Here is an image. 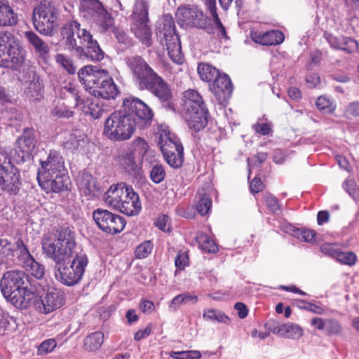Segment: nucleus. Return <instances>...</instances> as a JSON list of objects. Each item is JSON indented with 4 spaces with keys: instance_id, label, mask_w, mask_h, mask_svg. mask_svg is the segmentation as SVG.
<instances>
[{
    "instance_id": "obj_4",
    "label": "nucleus",
    "mask_w": 359,
    "mask_h": 359,
    "mask_svg": "<svg viewBox=\"0 0 359 359\" xmlns=\"http://www.w3.org/2000/svg\"><path fill=\"white\" fill-rule=\"evenodd\" d=\"M78 76L86 90L95 97L109 100L114 98L118 93L108 72L97 66L83 67L79 69Z\"/></svg>"
},
{
    "instance_id": "obj_12",
    "label": "nucleus",
    "mask_w": 359,
    "mask_h": 359,
    "mask_svg": "<svg viewBox=\"0 0 359 359\" xmlns=\"http://www.w3.org/2000/svg\"><path fill=\"white\" fill-rule=\"evenodd\" d=\"M158 145L163 157H183L184 148L180 140L172 137L166 128L158 130L157 133Z\"/></svg>"
},
{
    "instance_id": "obj_59",
    "label": "nucleus",
    "mask_w": 359,
    "mask_h": 359,
    "mask_svg": "<svg viewBox=\"0 0 359 359\" xmlns=\"http://www.w3.org/2000/svg\"><path fill=\"white\" fill-rule=\"evenodd\" d=\"M264 201L267 208L273 212H276L280 210L278 201L276 197L271 194H266Z\"/></svg>"
},
{
    "instance_id": "obj_16",
    "label": "nucleus",
    "mask_w": 359,
    "mask_h": 359,
    "mask_svg": "<svg viewBox=\"0 0 359 359\" xmlns=\"http://www.w3.org/2000/svg\"><path fill=\"white\" fill-rule=\"evenodd\" d=\"M35 135L33 128H25L22 134L17 139L14 148V156L17 157H30L34 156L35 147ZM13 156V154H11Z\"/></svg>"
},
{
    "instance_id": "obj_14",
    "label": "nucleus",
    "mask_w": 359,
    "mask_h": 359,
    "mask_svg": "<svg viewBox=\"0 0 359 359\" xmlns=\"http://www.w3.org/2000/svg\"><path fill=\"white\" fill-rule=\"evenodd\" d=\"M65 303V292L57 288H48L41 297L36 309L42 313L48 314L62 306Z\"/></svg>"
},
{
    "instance_id": "obj_56",
    "label": "nucleus",
    "mask_w": 359,
    "mask_h": 359,
    "mask_svg": "<svg viewBox=\"0 0 359 359\" xmlns=\"http://www.w3.org/2000/svg\"><path fill=\"white\" fill-rule=\"evenodd\" d=\"M316 105L319 110L325 111H332L334 109L332 101L325 96L319 97Z\"/></svg>"
},
{
    "instance_id": "obj_45",
    "label": "nucleus",
    "mask_w": 359,
    "mask_h": 359,
    "mask_svg": "<svg viewBox=\"0 0 359 359\" xmlns=\"http://www.w3.org/2000/svg\"><path fill=\"white\" fill-rule=\"evenodd\" d=\"M83 111L95 119L100 118L105 112L104 109L94 101H90L87 105H84Z\"/></svg>"
},
{
    "instance_id": "obj_22",
    "label": "nucleus",
    "mask_w": 359,
    "mask_h": 359,
    "mask_svg": "<svg viewBox=\"0 0 359 359\" xmlns=\"http://www.w3.org/2000/svg\"><path fill=\"white\" fill-rule=\"evenodd\" d=\"M183 113L189 127L196 132L203 129L208 124V111L206 107Z\"/></svg>"
},
{
    "instance_id": "obj_58",
    "label": "nucleus",
    "mask_w": 359,
    "mask_h": 359,
    "mask_svg": "<svg viewBox=\"0 0 359 359\" xmlns=\"http://www.w3.org/2000/svg\"><path fill=\"white\" fill-rule=\"evenodd\" d=\"M15 39V36L11 32H0V47L8 49Z\"/></svg>"
},
{
    "instance_id": "obj_27",
    "label": "nucleus",
    "mask_w": 359,
    "mask_h": 359,
    "mask_svg": "<svg viewBox=\"0 0 359 359\" xmlns=\"http://www.w3.org/2000/svg\"><path fill=\"white\" fill-rule=\"evenodd\" d=\"M202 96L194 89H188L183 93V112L205 108Z\"/></svg>"
},
{
    "instance_id": "obj_44",
    "label": "nucleus",
    "mask_w": 359,
    "mask_h": 359,
    "mask_svg": "<svg viewBox=\"0 0 359 359\" xmlns=\"http://www.w3.org/2000/svg\"><path fill=\"white\" fill-rule=\"evenodd\" d=\"M133 155L138 157L151 156L152 154L149 150V146L146 141L142 138H137L133 142Z\"/></svg>"
},
{
    "instance_id": "obj_24",
    "label": "nucleus",
    "mask_w": 359,
    "mask_h": 359,
    "mask_svg": "<svg viewBox=\"0 0 359 359\" xmlns=\"http://www.w3.org/2000/svg\"><path fill=\"white\" fill-rule=\"evenodd\" d=\"M125 189L124 184H118L116 186H111L104 194L105 203L112 208L121 212L122 204L125 205Z\"/></svg>"
},
{
    "instance_id": "obj_60",
    "label": "nucleus",
    "mask_w": 359,
    "mask_h": 359,
    "mask_svg": "<svg viewBox=\"0 0 359 359\" xmlns=\"http://www.w3.org/2000/svg\"><path fill=\"white\" fill-rule=\"evenodd\" d=\"M53 114L57 117L69 118L74 115V111L63 104L57 106L53 111Z\"/></svg>"
},
{
    "instance_id": "obj_23",
    "label": "nucleus",
    "mask_w": 359,
    "mask_h": 359,
    "mask_svg": "<svg viewBox=\"0 0 359 359\" xmlns=\"http://www.w3.org/2000/svg\"><path fill=\"white\" fill-rule=\"evenodd\" d=\"M325 36L332 48L341 50L347 53H352L359 49L358 43L352 38L334 36L327 33L325 34Z\"/></svg>"
},
{
    "instance_id": "obj_17",
    "label": "nucleus",
    "mask_w": 359,
    "mask_h": 359,
    "mask_svg": "<svg viewBox=\"0 0 359 359\" xmlns=\"http://www.w3.org/2000/svg\"><path fill=\"white\" fill-rule=\"evenodd\" d=\"M140 90L150 91L161 102H168L172 98V92L169 85L157 73Z\"/></svg>"
},
{
    "instance_id": "obj_31",
    "label": "nucleus",
    "mask_w": 359,
    "mask_h": 359,
    "mask_svg": "<svg viewBox=\"0 0 359 359\" xmlns=\"http://www.w3.org/2000/svg\"><path fill=\"white\" fill-rule=\"evenodd\" d=\"M18 17L6 0H0V27L17 24Z\"/></svg>"
},
{
    "instance_id": "obj_18",
    "label": "nucleus",
    "mask_w": 359,
    "mask_h": 359,
    "mask_svg": "<svg viewBox=\"0 0 359 359\" xmlns=\"http://www.w3.org/2000/svg\"><path fill=\"white\" fill-rule=\"evenodd\" d=\"M41 169L39 170L37 175L39 183L67 172L63 158H47L46 161H41Z\"/></svg>"
},
{
    "instance_id": "obj_6",
    "label": "nucleus",
    "mask_w": 359,
    "mask_h": 359,
    "mask_svg": "<svg viewBox=\"0 0 359 359\" xmlns=\"http://www.w3.org/2000/svg\"><path fill=\"white\" fill-rule=\"evenodd\" d=\"M156 36L162 46L166 47L170 59L177 64H181L184 57L182 53L179 36L176 34L175 27L171 15H165L158 22Z\"/></svg>"
},
{
    "instance_id": "obj_2",
    "label": "nucleus",
    "mask_w": 359,
    "mask_h": 359,
    "mask_svg": "<svg viewBox=\"0 0 359 359\" xmlns=\"http://www.w3.org/2000/svg\"><path fill=\"white\" fill-rule=\"evenodd\" d=\"M65 45L70 50H74L80 59L90 61H101L104 56L99 43L92 34L74 20L66 22L61 29Z\"/></svg>"
},
{
    "instance_id": "obj_15",
    "label": "nucleus",
    "mask_w": 359,
    "mask_h": 359,
    "mask_svg": "<svg viewBox=\"0 0 359 359\" xmlns=\"http://www.w3.org/2000/svg\"><path fill=\"white\" fill-rule=\"evenodd\" d=\"M25 57L26 50L20 44L19 39L16 37L8 48L0 67L18 69L25 63Z\"/></svg>"
},
{
    "instance_id": "obj_47",
    "label": "nucleus",
    "mask_w": 359,
    "mask_h": 359,
    "mask_svg": "<svg viewBox=\"0 0 359 359\" xmlns=\"http://www.w3.org/2000/svg\"><path fill=\"white\" fill-rule=\"evenodd\" d=\"M203 318L208 320H215L219 323H228L230 321L229 318L220 311L215 309L205 310L203 315Z\"/></svg>"
},
{
    "instance_id": "obj_39",
    "label": "nucleus",
    "mask_w": 359,
    "mask_h": 359,
    "mask_svg": "<svg viewBox=\"0 0 359 359\" xmlns=\"http://www.w3.org/2000/svg\"><path fill=\"white\" fill-rule=\"evenodd\" d=\"M25 271L37 279H41L44 276V266L38 262L34 257L21 266Z\"/></svg>"
},
{
    "instance_id": "obj_50",
    "label": "nucleus",
    "mask_w": 359,
    "mask_h": 359,
    "mask_svg": "<svg viewBox=\"0 0 359 359\" xmlns=\"http://www.w3.org/2000/svg\"><path fill=\"white\" fill-rule=\"evenodd\" d=\"M334 258L343 264L352 266L355 264L357 257L353 252L339 250L338 253L334 254Z\"/></svg>"
},
{
    "instance_id": "obj_37",
    "label": "nucleus",
    "mask_w": 359,
    "mask_h": 359,
    "mask_svg": "<svg viewBox=\"0 0 359 359\" xmlns=\"http://www.w3.org/2000/svg\"><path fill=\"white\" fill-rule=\"evenodd\" d=\"M103 339L104 334L101 332L91 333L84 339L83 348L88 351H94L101 346Z\"/></svg>"
},
{
    "instance_id": "obj_7",
    "label": "nucleus",
    "mask_w": 359,
    "mask_h": 359,
    "mask_svg": "<svg viewBox=\"0 0 359 359\" xmlns=\"http://www.w3.org/2000/svg\"><path fill=\"white\" fill-rule=\"evenodd\" d=\"M88 259L87 255L77 253L70 261L55 267V277L57 280L67 286H72L79 283L83 276Z\"/></svg>"
},
{
    "instance_id": "obj_8",
    "label": "nucleus",
    "mask_w": 359,
    "mask_h": 359,
    "mask_svg": "<svg viewBox=\"0 0 359 359\" xmlns=\"http://www.w3.org/2000/svg\"><path fill=\"white\" fill-rule=\"evenodd\" d=\"M55 9L48 1L40 2L33 11L34 28L41 34L52 36L56 26Z\"/></svg>"
},
{
    "instance_id": "obj_32",
    "label": "nucleus",
    "mask_w": 359,
    "mask_h": 359,
    "mask_svg": "<svg viewBox=\"0 0 359 359\" xmlns=\"http://www.w3.org/2000/svg\"><path fill=\"white\" fill-rule=\"evenodd\" d=\"M126 170L133 175L138 182L146 180L142 170V160L136 161L135 158H123Z\"/></svg>"
},
{
    "instance_id": "obj_54",
    "label": "nucleus",
    "mask_w": 359,
    "mask_h": 359,
    "mask_svg": "<svg viewBox=\"0 0 359 359\" xmlns=\"http://www.w3.org/2000/svg\"><path fill=\"white\" fill-rule=\"evenodd\" d=\"M152 249L153 245L151 241H147L143 242L142 243L140 244L135 250L136 257L137 258H145L149 254H151Z\"/></svg>"
},
{
    "instance_id": "obj_63",
    "label": "nucleus",
    "mask_w": 359,
    "mask_h": 359,
    "mask_svg": "<svg viewBox=\"0 0 359 359\" xmlns=\"http://www.w3.org/2000/svg\"><path fill=\"white\" fill-rule=\"evenodd\" d=\"M297 236L302 241L305 242H311L314 239L316 233L313 230L311 229H298Z\"/></svg>"
},
{
    "instance_id": "obj_19",
    "label": "nucleus",
    "mask_w": 359,
    "mask_h": 359,
    "mask_svg": "<svg viewBox=\"0 0 359 359\" xmlns=\"http://www.w3.org/2000/svg\"><path fill=\"white\" fill-rule=\"evenodd\" d=\"M210 89L219 103L224 104L231 95L233 85L227 74H220L214 81Z\"/></svg>"
},
{
    "instance_id": "obj_20",
    "label": "nucleus",
    "mask_w": 359,
    "mask_h": 359,
    "mask_svg": "<svg viewBox=\"0 0 359 359\" xmlns=\"http://www.w3.org/2000/svg\"><path fill=\"white\" fill-rule=\"evenodd\" d=\"M39 184L47 193H60L70 189L72 183L67 175V172H65V173L58 174L55 177L43 180Z\"/></svg>"
},
{
    "instance_id": "obj_52",
    "label": "nucleus",
    "mask_w": 359,
    "mask_h": 359,
    "mask_svg": "<svg viewBox=\"0 0 359 359\" xmlns=\"http://www.w3.org/2000/svg\"><path fill=\"white\" fill-rule=\"evenodd\" d=\"M170 356L174 359H198L201 354L198 351H171Z\"/></svg>"
},
{
    "instance_id": "obj_35",
    "label": "nucleus",
    "mask_w": 359,
    "mask_h": 359,
    "mask_svg": "<svg viewBox=\"0 0 359 359\" xmlns=\"http://www.w3.org/2000/svg\"><path fill=\"white\" fill-rule=\"evenodd\" d=\"M302 335L303 330L299 325L292 323L281 324V337L299 339L302 337Z\"/></svg>"
},
{
    "instance_id": "obj_10",
    "label": "nucleus",
    "mask_w": 359,
    "mask_h": 359,
    "mask_svg": "<svg viewBox=\"0 0 359 359\" xmlns=\"http://www.w3.org/2000/svg\"><path fill=\"white\" fill-rule=\"evenodd\" d=\"M124 61L134 83L140 89L156 73L140 55L127 56Z\"/></svg>"
},
{
    "instance_id": "obj_11",
    "label": "nucleus",
    "mask_w": 359,
    "mask_h": 359,
    "mask_svg": "<svg viewBox=\"0 0 359 359\" xmlns=\"http://www.w3.org/2000/svg\"><path fill=\"white\" fill-rule=\"evenodd\" d=\"M8 162L0 163V187L10 194H17L20 189V175L8 158Z\"/></svg>"
},
{
    "instance_id": "obj_25",
    "label": "nucleus",
    "mask_w": 359,
    "mask_h": 359,
    "mask_svg": "<svg viewBox=\"0 0 359 359\" xmlns=\"http://www.w3.org/2000/svg\"><path fill=\"white\" fill-rule=\"evenodd\" d=\"M251 39L264 46H274L280 44L284 41V34L278 30H271L264 33L251 32Z\"/></svg>"
},
{
    "instance_id": "obj_61",
    "label": "nucleus",
    "mask_w": 359,
    "mask_h": 359,
    "mask_svg": "<svg viewBox=\"0 0 359 359\" xmlns=\"http://www.w3.org/2000/svg\"><path fill=\"white\" fill-rule=\"evenodd\" d=\"M57 343L55 339H49L43 341L39 346L38 351L41 353H48L54 350Z\"/></svg>"
},
{
    "instance_id": "obj_40",
    "label": "nucleus",
    "mask_w": 359,
    "mask_h": 359,
    "mask_svg": "<svg viewBox=\"0 0 359 359\" xmlns=\"http://www.w3.org/2000/svg\"><path fill=\"white\" fill-rule=\"evenodd\" d=\"M293 305L302 310H305L315 314L323 315L325 313V309L320 302L315 304L303 299H295Z\"/></svg>"
},
{
    "instance_id": "obj_64",
    "label": "nucleus",
    "mask_w": 359,
    "mask_h": 359,
    "mask_svg": "<svg viewBox=\"0 0 359 359\" xmlns=\"http://www.w3.org/2000/svg\"><path fill=\"white\" fill-rule=\"evenodd\" d=\"M252 128L256 133L263 135H268L271 131V126L269 123H257L252 126Z\"/></svg>"
},
{
    "instance_id": "obj_62",
    "label": "nucleus",
    "mask_w": 359,
    "mask_h": 359,
    "mask_svg": "<svg viewBox=\"0 0 359 359\" xmlns=\"http://www.w3.org/2000/svg\"><path fill=\"white\" fill-rule=\"evenodd\" d=\"M345 116L351 119L359 116V102L350 103L346 108Z\"/></svg>"
},
{
    "instance_id": "obj_36",
    "label": "nucleus",
    "mask_w": 359,
    "mask_h": 359,
    "mask_svg": "<svg viewBox=\"0 0 359 359\" xmlns=\"http://www.w3.org/2000/svg\"><path fill=\"white\" fill-rule=\"evenodd\" d=\"M205 4L208 11H210V13L212 18L213 24L215 27V29L222 36L226 37V32L225 30V27L222 25L217 13L216 0H205Z\"/></svg>"
},
{
    "instance_id": "obj_28",
    "label": "nucleus",
    "mask_w": 359,
    "mask_h": 359,
    "mask_svg": "<svg viewBox=\"0 0 359 359\" xmlns=\"http://www.w3.org/2000/svg\"><path fill=\"white\" fill-rule=\"evenodd\" d=\"M91 21L101 33H106L114 27V18L104 7L94 15Z\"/></svg>"
},
{
    "instance_id": "obj_3",
    "label": "nucleus",
    "mask_w": 359,
    "mask_h": 359,
    "mask_svg": "<svg viewBox=\"0 0 359 359\" xmlns=\"http://www.w3.org/2000/svg\"><path fill=\"white\" fill-rule=\"evenodd\" d=\"M28 276L19 270L8 271L4 273L0 281L3 296L15 307L26 309L30 306V300L34 292L28 287Z\"/></svg>"
},
{
    "instance_id": "obj_5",
    "label": "nucleus",
    "mask_w": 359,
    "mask_h": 359,
    "mask_svg": "<svg viewBox=\"0 0 359 359\" xmlns=\"http://www.w3.org/2000/svg\"><path fill=\"white\" fill-rule=\"evenodd\" d=\"M75 246L74 232L69 227L62 228L55 236L45 235L41 240L43 255L52 259L55 266L73 257Z\"/></svg>"
},
{
    "instance_id": "obj_33",
    "label": "nucleus",
    "mask_w": 359,
    "mask_h": 359,
    "mask_svg": "<svg viewBox=\"0 0 359 359\" xmlns=\"http://www.w3.org/2000/svg\"><path fill=\"white\" fill-rule=\"evenodd\" d=\"M13 244L6 238H0V265H10L13 262L14 248Z\"/></svg>"
},
{
    "instance_id": "obj_55",
    "label": "nucleus",
    "mask_w": 359,
    "mask_h": 359,
    "mask_svg": "<svg viewBox=\"0 0 359 359\" xmlns=\"http://www.w3.org/2000/svg\"><path fill=\"white\" fill-rule=\"evenodd\" d=\"M110 31L114 33V36L119 43L125 46L130 45V39L123 29L114 26Z\"/></svg>"
},
{
    "instance_id": "obj_21",
    "label": "nucleus",
    "mask_w": 359,
    "mask_h": 359,
    "mask_svg": "<svg viewBox=\"0 0 359 359\" xmlns=\"http://www.w3.org/2000/svg\"><path fill=\"white\" fill-rule=\"evenodd\" d=\"M125 189V205L122 204V210L121 212L128 215L133 216L137 215L142 210V204L140 201V197L133 189L124 184Z\"/></svg>"
},
{
    "instance_id": "obj_53",
    "label": "nucleus",
    "mask_w": 359,
    "mask_h": 359,
    "mask_svg": "<svg viewBox=\"0 0 359 359\" xmlns=\"http://www.w3.org/2000/svg\"><path fill=\"white\" fill-rule=\"evenodd\" d=\"M43 85L42 81L38 78L37 79H34L29 86L28 90L29 92L32 93L31 96L35 99H39V96L41 95L43 92Z\"/></svg>"
},
{
    "instance_id": "obj_46",
    "label": "nucleus",
    "mask_w": 359,
    "mask_h": 359,
    "mask_svg": "<svg viewBox=\"0 0 359 359\" xmlns=\"http://www.w3.org/2000/svg\"><path fill=\"white\" fill-rule=\"evenodd\" d=\"M198 244L201 248L210 253L217 252L218 248L215 241L206 234H201L198 236Z\"/></svg>"
},
{
    "instance_id": "obj_43",
    "label": "nucleus",
    "mask_w": 359,
    "mask_h": 359,
    "mask_svg": "<svg viewBox=\"0 0 359 359\" xmlns=\"http://www.w3.org/2000/svg\"><path fill=\"white\" fill-rule=\"evenodd\" d=\"M134 21L149 20L148 5L145 0H136L133 9Z\"/></svg>"
},
{
    "instance_id": "obj_51",
    "label": "nucleus",
    "mask_w": 359,
    "mask_h": 359,
    "mask_svg": "<svg viewBox=\"0 0 359 359\" xmlns=\"http://www.w3.org/2000/svg\"><path fill=\"white\" fill-rule=\"evenodd\" d=\"M341 329V325L338 320L333 318L326 319L325 332L327 335L339 334Z\"/></svg>"
},
{
    "instance_id": "obj_49",
    "label": "nucleus",
    "mask_w": 359,
    "mask_h": 359,
    "mask_svg": "<svg viewBox=\"0 0 359 359\" xmlns=\"http://www.w3.org/2000/svg\"><path fill=\"white\" fill-rule=\"evenodd\" d=\"M166 176L165 170L162 165L156 164L153 166L149 172L151 180L155 184L162 182Z\"/></svg>"
},
{
    "instance_id": "obj_48",
    "label": "nucleus",
    "mask_w": 359,
    "mask_h": 359,
    "mask_svg": "<svg viewBox=\"0 0 359 359\" xmlns=\"http://www.w3.org/2000/svg\"><path fill=\"white\" fill-rule=\"evenodd\" d=\"M56 62L62 67L69 74H74L76 72V67L73 64V61L68 56L62 53H58L55 55Z\"/></svg>"
},
{
    "instance_id": "obj_34",
    "label": "nucleus",
    "mask_w": 359,
    "mask_h": 359,
    "mask_svg": "<svg viewBox=\"0 0 359 359\" xmlns=\"http://www.w3.org/2000/svg\"><path fill=\"white\" fill-rule=\"evenodd\" d=\"M14 256H16V259L18 264L22 266L24 263L31 259L33 256L31 255L28 247L25 244L21 238H18L14 245Z\"/></svg>"
},
{
    "instance_id": "obj_29",
    "label": "nucleus",
    "mask_w": 359,
    "mask_h": 359,
    "mask_svg": "<svg viewBox=\"0 0 359 359\" xmlns=\"http://www.w3.org/2000/svg\"><path fill=\"white\" fill-rule=\"evenodd\" d=\"M76 184L80 191L86 196L95 195L97 191L94 178L90 172L85 170L79 172Z\"/></svg>"
},
{
    "instance_id": "obj_9",
    "label": "nucleus",
    "mask_w": 359,
    "mask_h": 359,
    "mask_svg": "<svg viewBox=\"0 0 359 359\" xmlns=\"http://www.w3.org/2000/svg\"><path fill=\"white\" fill-rule=\"evenodd\" d=\"M93 218L102 231L110 235L121 233L126 224L124 217L102 208L95 210Z\"/></svg>"
},
{
    "instance_id": "obj_42",
    "label": "nucleus",
    "mask_w": 359,
    "mask_h": 359,
    "mask_svg": "<svg viewBox=\"0 0 359 359\" xmlns=\"http://www.w3.org/2000/svg\"><path fill=\"white\" fill-rule=\"evenodd\" d=\"M197 203L196 205L198 212L201 216L206 215L210 210L212 207V200L210 196L206 193H198L196 195Z\"/></svg>"
},
{
    "instance_id": "obj_30",
    "label": "nucleus",
    "mask_w": 359,
    "mask_h": 359,
    "mask_svg": "<svg viewBox=\"0 0 359 359\" xmlns=\"http://www.w3.org/2000/svg\"><path fill=\"white\" fill-rule=\"evenodd\" d=\"M149 20L133 21L132 30L137 38L147 46L151 43V32L147 25Z\"/></svg>"
},
{
    "instance_id": "obj_38",
    "label": "nucleus",
    "mask_w": 359,
    "mask_h": 359,
    "mask_svg": "<svg viewBox=\"0 0 359 359\" xmlns=\"http://www.w3.org/2000/svg\"><path fill=\"white\" fill-rule=\"evenodd\" d=\"M198 73L201 80L207 82L215 81L220 74L219 70L209 64H200Z\"/></svg>"
},
{
    "instance_id": "obj_1",
    "label": "nucleus",
    "mask_w": 359,
    "mask_h": 359,
    "mask_svg": "<svg viewBox=\"0 0 359 359\" xmlns=\"http://www.w3.org/2000/svg\"><path fill=\"white\" fill-rule=\"evenodd\" d=\"M152 109L140 99L128 97L123 101V109L112 112L105 120L104 135L112 141L129 140L138 126L140 128L151 125Z\"/></svg>"
},
{
    "instance_id": "obj_26",
    "label": "nucleus",
    "mask_w": 359,
    "mask_h": 359,
    "mask_svg": "<svg viewBox=\"0 0 359 359\" xmlns=\"http://www.w3.org/2000/svg\"><path fill=\"white\" fill-rule=\"evenodd\" d=\"M25 38L34 53L43 59L49 56L50 47L33 31H27L24 33Z\"/></svg>"
},
{
    "instance_id": "obj_57",
    "label": "nucleus",
    "mask_w": 359,
    "mask_h": 359,
    "mask_svg": "<svg viewBox=\"0 0 359 359\" xmlns=\"http://www.w3.org/2000/svg\"><path fill=\"white\" fill-rule=\"evenodd\" d=\"M189 264V256L185 252H178L175 260V264L177 269L184 270Z\"/></svg>"
},
{
    "instance_id": "obj_13",
    "label": "nucleus",
    "mask_w": 359,
    "mask_h": 359,
    "mask_svg": "<svg viewBox=\"0 0 359 359\" xmlns=\"http://www.w3.org/2000/svg\"><path fill=\"white\" fill-rule=\"evenodd\" d=\"M177 21L182 25L204 28L207 20L203 13L195 6L179 7L176 12Z\"/></svg>"
},
{
    "instance_id": "obj_41",
    "label": "nucleus",
    "mask_w": 359,
    "mask_h": 359,
    "mask_svg": "<svg viewBox=\"0 0 359 359\" xmlns=\"http://www.w3.org/2000/svg\"><path fill=\"white\" fill-rule=\"evenodd\" d=\"M79 3L81 11L85 13L83 16L89 15L91 18L104 8L99 0H79Z\"/></svg>"
}]
</instances>
